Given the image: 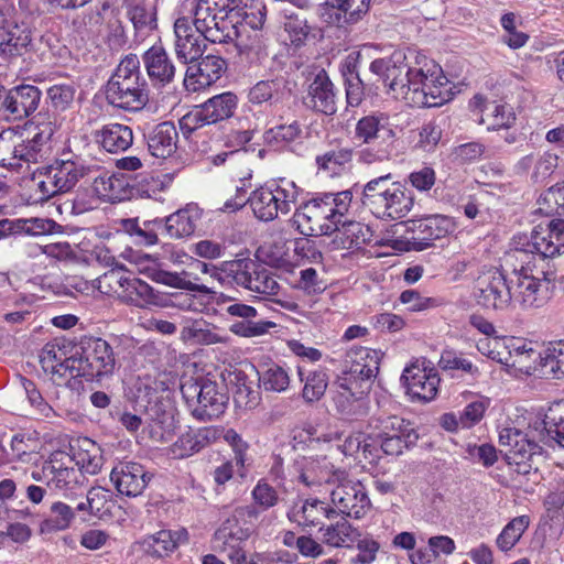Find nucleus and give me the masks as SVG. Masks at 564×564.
I'll return each mask as SVG.
<instances>
[{"mask_svg": "<svg viewBox=\"0 0 564 564\" xmlns=\"http://www.w3.org/2000/svg\"><path fill=\"white\" fill-rule=\"evenodd\" d=\"M370 70L382 78L388 93L411 107H440L452 98L443 69L425 56L410 63L403 51H394L371 62Z\"/></svg>", "mask_w": 564, "mask_h": 564, "instance_id": "f257e3e1", "label": "nucleus"}, {"mask_svg": "<svg viewBox=\"0 0 564 564\" xmlns=\"http://www.w3.org/2000/svg\"><path fill=\"white\" fill-rule=\"evenodd\" d=\"M240 0H184L174 22L175 54L181 62L197 59L205 41L226 42L234 32L230 13Z\"/></svg>", "mask_w": 564, "mask_h": 564, "instance_id": "f03ea898", "label": "nucleus"}, {"mask_svg": "<svg viewBox=\"0 0 564 564\" xmlns=\"http://www.w3.org/2000/svg\"><path fill=\"white\" fill-rule=\"evenodd\" d=\"M56 129V122L50 118H36L22 129L3 130L0 133L1 165L20 171L47 159Z\"/></svg>", "mask_w": 564, "mask_h": 564, "instance_id": "7ed1b4c3", "label": "nucleus"}, {"mask_svg": "<svg viewBox=\"0 0 564 564\" xmlns=\"http://www.w3.org/2000/svg\"><path fill=\"white\" fill-rule=\"evenodd\" d=\"M352 200L350 191L325 193L303 203L292 217V223L304 236H329L339 230Z\"/></svg>", "mask_w": 564, "mask_h": 564, "instance_id": "20e7f679", "label": "nucleus"}, {"mask_svg": "<svg viewBox=\"0 0 564 564\" xmlns=\"http://www.w3.org/2000/svg\"><path fill=\"white\" fill-rule=\"evenodd\" d=\"M390 173L368 181L361 191L360 202L376 218L398 220L405 217L414 205V197L400 182H392Z\"/></svg>", "mask_w": 564, "mask_h": 564, "instance_id": "39448f33", "label": "nucleus"}, {"mask_svg": "<svg viewBox=\"0 0 564 564\" xmlns=\"http://www.w3.org/2000/svg\"><path fill=\"white\" fill-rule=\"evenodd\" d=\"M106 99L113 107L139 111L149 101V85L135 54L126 55L106 85Z\"/></svg>", "mask_w": 564, "mask_h": 564, "instance_id": "423d86ee", "label": "nucleus"}, {"mask_svg": "<svg viewBox=\"0 0 564 564\" xmlns=\"http://www.w3.org/2000/svg\"><path fill=\"white\" fill-rule=\"evenodd\" d=\"M512 257L520 262L511 276L512 304L518 303L523 310L544 306L551 297L550 284L555 280V273L543 268L538 270L535 260H528L525 251H513Z\"/></svg>", "mask_w": 564, "mask_h": 564, "instance_id": "0eeeda50", "label": "nucleus"}, {"mask_svg": "<svg viewBox=\"0 0 564 564\" xmlns=\"http://www.w3.org/2000/svg\"><path fill=\"white\" fill-rule=\"evenodd\" d=\"M354 139L366 147L357 160L364 164L389 161L395 150V132L388 118L380 115L362 117L355 126Z\"/></svg>", "mask_w": 564, "mask_h": 564, "instance_id": "6e6552de", "label": "nucleus"}, {"mask_svg": "<svg viewBox=\"0 0 564 564\" xmlns=\"http://www.w3.org/2000/svg\"><path fill=\"white\" fill-rule=\"evenodd\" d=\"M181 392L192 415L199 421L219 417L228 403L227 394L219 390L215 381L205 377L185 379Z\"/></svg>", "mask_w": 564, "mask_h": 564, "instance_id": "1a4fd4ad", "label": "nucleus"}, {"mask_svg": "<svg viewBox=\"0 0 564 564\" xmlns=\"http://www.w3.org/2000/svg\"><path fill=\"white\" fill-rule=\"evenodd\" d=\"M299 187L293 181L280 178L252 192L248 203L261 221H272L279 214L286 215L295 205Z\"/></svg>", "mask_w": 564, "mask_h": 564, "instance_id": "9d476101", "label": "nucleus"}, {"mask_svg": "<svg viewBox=\"0 0 564 564\" xmlns=\"http://www.w3.org/2000/svg\"><path fill=\"white\" fill-rule=\"evenodd\" d=\"M76 378L100 381L113 373L116 356L111 345L100 337H84L76 346Z\"/></svg>", "mask_w": 564, "mask_h": 564, "instance_id": "9b49d317", "label": "nucleus"}, {"mask_svg": "<svg viewBox=\"0 0 564 564\" xmlns=\"http://www.w3.org/2000/svg\"><path fill=\"white\" fill-rule=\"evenodd\" d=\"M330 507L338 513L360 519L371 508V501L365 486L355 479H350L344 471L337 475V481L329 491Z\"/></svg>", "mask_w": 564, "mask_h": 564, "instance_id": "f8f14e48", "label": "nucleus"}, {"mask_svg": "<svg viewBox=\"0 0 564 564\" xmlns=\"http://www.w3.org/2000/svg\"><path fill=\"white\" fill-rule=\"evenodd\" d=\"M34 481L45 482L59 490H73L84 484V475L73 466V459L68 454L53 452L42 467L31 473Z\"/></svg>", "mask_w": 564, "mask_h": 564, "instance_id": "ddd939ff", "label": "nucleus"}, {"mask_svg": "<svg viewBox=\"0 0 564 564\" xmlns=\"http://www.w3.org/2000/svg\"><path fill=\"white\" fill-rule=\"evenodd\" d=\"M514 251H525L528 260L534 261L535 258L536 264L561 256L564 253V219L554 218L545 225L535 226L525 247Z\"/></svg>", "mask_w": 564, "mask_h": 564, "instance_id": "4468645a", "label": "nucleus"}, {"mask_svg": "<svg viewBox=\"0 0 564 564\" xmlns=\"http://www.w3.org/2000/svg\"><path fill=\"white\" fill-rule=\"evenodd\" d=\"M40 362L45 372L52 375V380L58 384H67L69 379H76V346L64 338H56L43 347Z\"/></svg>", "mask_w": 564, "mask_h": 564, "instance_id": "2eb2a0df", "label": "nucleus"}, {"mask_svg": "<svg viewBox=\"0 0 564 564\" xmlns=\"http://www.w3.org/2000/svg\"><path fill=\"white\" fill-rule=\"evenodd\" d=\"M474 296L485 310L507 311L512 305L511 278L507 279L498 269L489 270L478 276Z\"/></svg>", "mask_w": 564, "mask_h": 564, "instance_id": "dca6fc26", "label": "nucleus"}, {"mask_svg": "<svg viewBox=\"0 0 564 564\" xmlns=\"http://www.w3.org/2000/svg\"><path fill=\"white\" fill-rule=\"evenodd\" d=\"M238 106V97L230 91L216 95L180 120L182 130L193 132L206 124H213L218 121L230 118Z\"/></svg>", "mask_w": 564, "mask_h": 564, "instance_id": "f3484780", "label": "nucleus"}, {"mask_svg": "<svg viewBox=\"0 0 564 564\" xmlns=\"http://www.w3.org/2000/svg\"><path fill=\"white\" fill-rule=\"evenodd\" d=\"M32 32L23 22L14 19V9L0 7V57L11 61L31 50Z\"/></svg>", "mask_w": 564, "mask_h": 564, "instance_id": "a211bd4d", "label": "nucleus"}, {"mask_svg": "<svg viewBox=\"0 0 564 564\" xmlns=\"http://www.w3.org/2000/svg\"><path fill=\"white\" fill-rule=\"evenodd\" d=\"M382 354L379 350L354 346L345 354L339 378H346L359 387H370L379 372Z\"/></svg>", "mask_w": 564, "mask_h": 564, "instance_id": "6ab92c4d", "label": "nucleus"}, {"mask_svg": "<svg viewBox=\"0 0 564 564\" xmlns=\"http://www.w3.org/2000/svg\"><path fill=\"white\" fill-rule=\"evenodd\" d=\"M401 381L412 400L430 402L438 393L441 378L430 362L415 360L404 368Z\"/></svg>", "mask_w": 564, "mask_h": 564, "instance_id": "aec40b11", "label": "nucleus"}, {"mask_svg": "<svg viewBox=\"0 0 564 564\" xmlns=\"http://www.w3.org/2000/svg\"><path fill=\"white\" fill-rule=\"evenodd\" d=\"M41 97V90L33 85L21 84L9 89L0 86V117L23 120L39 108Z\"/></svg>", "mask_w": 564, "mask_h": 564, "instance_id": "412c9836", "label": "nucleus"}, {"mask_svg": "<svg viewBox=\"0 0 564 564\" xmlns=\"http://www.w3.org/2000/svg\"><path fill=\"white\" fill-rule=\"evenodd\" d=\"M234 34L221 44L234 43L241 61L248 63L250 67L258 68L265 66L269 62L268 37L260 30H248L238 28L234 22Z\"/></svg>", "mask_w": 564, "mask_h": 564, "instance_id": "4be33fe9", "label": "nucleus"}, {"mask_svg": "<svg viewBox=\"0 0 564 564\" xmlns=\"http://www.w3.org/2000/svg\"><path fill=\"white\" fill-rule=\"evenodd\" d=\"M220 301L223 303H228L225 311L230 317L241 319L230 325L229 329L235 335L248 338L258 337L269 333L271 328L276 326V324L271 321H257L256 318L259 315L258 311L251 305L241 303L225 294H220Z\"/></svg>", "mask_w": 564, "mask_h": 564, "instance_id": "5701e85b", "label": "nucleus"}, {"mask_svg": "<svg viewBox=\"0 0 564 564\" xmlns=\"http://www.w3.org/2000/svg\"><path fill=\"white\" fill-rule=\"evenodd\" d=\"M46 167L52 173L53 180L62 194L72 191L79 181L85 180L87 175L94 172L90 163L72 151L62 152Z\"/></svg>", "mask_w": 564, "mask_h": 564, "instance_id": "b1692460", "label": "nucleus"}, {"mask_svg": "<svg viewBox=\"0 0 564 564\" xmlns=\"http://www.w3.org/2000/svg\"><path fill=\"white\" fill-rule=\"evenodd\" d=\"M454 228L452 218L443 215H430L408 223V231L413 234L411 243L416 251L427 249L434 240L446 237Z\"/></svg>", "mask_w": 564, "mask_h": 564, "instance_id": "393cba45", "label": "nucleus"}, {"mask_svg": "<svg viewBox=\"0 0 564 564\" xmlns=\"http://www.w3.org/2000/svg\"><path fill=\"white\" fill-rule=\"evenodd\" d=\"M202 56L203 54L192 62H183L188 65L184 86L189 91H198L209 87L223 76L227 68L226 61L219 56L212 54L205 57Z\"/></svg>", "mask_w": 564, "mask_h": 564, "instance_id": "a878e982", "label": "nucleus"}, {"mask_svg": "<svg viewBox=\"0 0 564 564\" xmlns=\"http://www.w3.org/2000/svg\"><path fill=\"white\" fill-rule=\"evenodd\" d=\"M116 489L127 497H138L152 479L145 467L135 462H121L110 473Z\"/></svg>", "mask_w": 564, "mask_h": 564, "instance_id": "bb28decb", "label": "nucleus"}, {"mask_svg": "<svg viewBox=\"0 0 564 564\" xmlns=\"http://www.w3.org/2000/svg\"><path fill=\"white\" fill-rule=\"evenodd\" d=\"M368 387H359L346 378L337 377L332 388V400L343 415H364L367 411L365 393Z\"/></svg>", "mask_w": 564, "mask_h": 564, "instance_id": "cd10ccee", "label": "nucleus"}, {"mask_svg": "<svg viewBox=\"0 0 564 564\" xmlns=\"http://www.w3.org/2000/svg\"><path fill=\"white\" fill-rule=\"evenodd\" d=\"M557 154L544 152H531L520 158L513 165V173L528 177L532 183H544L557 169Z\"/></svg>", "mask_w": 564, "mask_h": 564, "instance_id": "c85d7f7f", "label": "nucleus"}, {"mask_svg": "<svg viewBox=\"0 0 564 564\" xmlns=\"http://www.w3.org/2000/svg\"><path fill=\"white\" fill-rule=\"evenodd\" d=\"M288 519L303 529L318 527L324 519H333L335 509L318 498H307L293 503L286 513Z\"/></svg>", "mask_w": 564, "mask_h": 564, "instance_id": "c756f323", "label": "nucleus"}, {"mask_svg": "<svg viewBox=\"0 0 564 564\" xmlns=\"http://www.w3.org/2000/svg\"><path fill=\"white\" fill-rule=\"evenodd\" d=\"M216 433V430L207 426L189 429L167 448V455L174 459L187 458L214 444Z\"/></svg>", "mask_w": 564, "mask_h": 564, "instance_id": "7c9ffc66", "label": "nucleus"}, {"mask_svg": "<svg viewBox=\"0 0 564 564\" xmlns=\"http://www.w3.org/2000/svg\"><path fill=\"white\" fill-rule=\"evenodd\" d=\"M147 74L154 87H165L175 77V66L164 47L153 45L142 56Z\"/></svg>", "mask_w": 564, "mask_h": 564, "instance_id": "2f4dec72", "label": "nucleus"}, {"mask_svg": "<svg viewBox=\"0 0 564 564\" xmlns=\"http://www.w3.org/2000/svg\"><path fill=\"white\" fill-rule=\"evenodd\" d=\"M188 542V532L181 528L177 530H160L159 532L144 536L140 542L141 550L156 558L172 554L180 545Z\"/></svg>", "mask_w": 564, "mask_h": 564, "instance_id": "473e14b6", "label": "nucleus"}, {"mask_svg": "<svg viewBox=\"0 0 564 564\" xmlns=\"http://www.w3.org/2000/svg\"><path fill=\"white\" fill-rule=\"evenodd\" d=\"M540 357L541 355L531 343L523 338L507 337L501 364L529 375L534 370V365Z\"/></svg>", "mask_w": 564, "mask_h": 564, "instance_id": "72a5a7b5", "label": "nucleus"}, {"mask_svg": "<svg viewBox=\"0 0 564 564\" xmlns=\"http://www.w3.org/2000/svg\"><path fill=\"white\" fill-rule=\"evenodd\" d=\"M119 301L129 306L149 308L160 304L161 295L149 283L128 272Z\"/></svg>", "mask_w": 564, "mask_h": 564, "instance_id": "f704fd0d", "label": "nucleus"}, {"mask_svg": "<svg viewBox=\"0 0 564 564\" xmlns=\"http://www.w3.org/2000/svg\"><path fill=\"white\" fill-rule=\"evenodd\" d=\"M69 457L78 466L82 474L97 475L105 463L104 452L99 444L89 437H78L70 445Z\"/></svg>", "mask_w": 564, "mask_h": 564, "instance_id": "c9c22d12", "label": "nucleus"}, {"mask_svg": "<svg viewBox=\"0 0 564 564\" xmlns=\"http://www.w3.org/2000/svg\"><path fill=\"white\" fill-rule=\"evenodd\" d=\"M306 105L324 115L336 112V94L327 73L319 70L308 86Z\"/></svg>", "mask_w": 564, "mask_h": 564, "instance_id": "e433bc0d", "label": "nucleus"}, {"mask_svg": "<svg viewBox=\"0 0 564 564\" xmlns=\"http://www.w3.org/2000/svg\"><path fill=\"white\" fill-rule=\"evenodd\" d=\"M256 261L239 258L220 262L213 271V280L221 285H237L247 289L250 276L254 273Z\"/></svg>", "mask_w": 564, "mask_h": 564, "instance_id": "4c0bfd02", "label": "nucleus"}, {"mask_svg": "<svg viewBox=\"0 0 564 564\" xmlns=\"http://www.w3.org/2000/svg\"><path fill=\"white\" fill-rule=\"evenodd\" d=\"M299 467V480L306 487H316L323 484L334 486L337 481V475L343 470H332L325 458L322 460L303 457L296 460Z\"/></svg>", "mask_w": 564, "mask_h": 564, "instance_id": "58836bf2", "label": "nucleus"}, {"mask_svg": "<svg viewBox=\"0 0 564 564\" xmlns=\"http://www.w3.org/2000/svg\"><path fill=\"white\" fill-rule=\"evenodd\" d=\"M258 518L259 511L254 506H239L234 509L220 531L231 539L245 541L253 532L254 522Z\"/></svg>", "mask_w": 564, "mask_h": 564, "instance_id": "ea45409f", "label": "nucleus"}, {"mask_svg": "<svg viewBox=\"0 0 564 564\" xmlns=\"http://www.w3.org/2000/svg\"><path fill=\"white\" fill-rule=\"evenodd\" d=\"M149 278L156 283L186 290L191 292H198L202 294H215V291L208 288L205 284L199 283V278L192 272L181 271V272H171L165 270H152L149 272Z\"/></svg>", "mask_w": 564, "mask_h": 564, "instance_id": "a19ab883", "label": "nucleus"}, {"mask_svg": "<svg viewBox=\"0 0 564 564\" xmlns=\"http://www.w3.org/2000/svg\"><path fill=\"white\" fill-rule=\"evenodd\" d=\"M177 137L172 122H161L147 133L148 149L153 156L165 159L175 152Z\"/></svg>", "mask_w": 564, "mask_h": 564, "instance_id": "79ce46f5", "label": "nucleus"}, {"mask_svg": "<svg viewBox=\"0 0 564 564\" xmlns=\"http://www.w3.org/2000/svg\"><path fill=\"white\" fill-rule=\"evenodd\" d=\"M95 139L109 153L128 150L133 142L132 129L122 123H108L95 132Z\"/></svg>", "mask_w": 564, "mask_h": 564, "instance_id": "37998d69", "label": "nucleus"}, {"mask_svg": "<svg viewBox=\"0 0 564 564\" xmlns=\"http://www.w3.org/2000/svg\"><path fill=\"white\" fill-rule=\"evenodd\" d=\"M121 229L133 238L134 243L150 247L159 242V232H163V219L140 221L139 218L121 220Z\"/></svg>", "mask_w": 564, "mask_h": 564, "instance_id": "c03bdc74", "label": "nucleus"}, {"mask_svg": "<svg viewBox=\"0 0 564 564\" xmlns=\"http://www.w3.org/2000/svg\"><path fill=\"white\" fill-rule=\"evenodd\" d=\"M200 213L195 206H187L170 215L163 220V231L174 239L188 237L194 234Z\"/></svg>", "mask_w": 564, "mask_h": 564, "instance_id": "a18cd8bd", "label": "nucleus"}, {"mask_svg": "<svg viewBox=\"0 0 564 564\" xmlns=\"http://www.w3.org/2000/svg\"><path fill=\"white\" fill-rule=\"evenodd\" d=\"M181 336L185 341L197 345L228 344L229 335L219 327L205 321H194L183 327Z\"/></svg>", "mask_w": 564, "mask_h": 564, "instance_id": "49530a36", "label": "nucleus"}, {"mask_svg": "<svg viewBox=\"0 0 564 564\" xmlns=\"http://www.w3.org/2000/svg\"><path fill=\"white\" fill-rule=\"evenodd\" d=\"M321 541L332 547H351L360 536L345 518L326 527L319 528Z\"/></svg>", "mask_w": 564, "mask_h": 564, "instance_id": "de8ad7c7", "label": "nucleus"}, {"mask_svg": "<svg viewBox=\"0 0 564 564\" xmlns=\"http://www.w3.org/2000/svg\"><path fill=\"white\" fill-rule=\"evenodd\" d=\"M541 454V447L530 441L523 433L517 443L512 444V449L506 451V457L510 465L517 466V473L529 474L532 468L534 456Z\"/></svg>", "mask_w": 564, "mask_h": 564, "instance_id": "09e8293b", "label": "nucleus"}, {"mask_svg": "<svg viewBox=\"0 0 564 564\" xmlns=\"http://www.w3.org/2000/svg\"><path fill=\"white\" fill-rule=\"evenodd\" d=\"M75 519V511L65 502L56 501L39 525L40 534H51L67 530Z\"/></svg>", "mask_w": 564, "mask_h": 564, "instance_id": "8fccbe9b", "label": "nucleus"}, {"mask_svg": "<svg viewBox=\"0 0 564 564\" xmlns=\"http://www.w3.org/2000/svg\"><path fill=\"white\" fill-rule=\"evenodd\" d=\"M370 0H330L329 23L338 26L357 22L369 9Z\"/></svg>", "mask_w": 564, "mask_h": 564, "instance_id": "3c124183", "label": "nucleus"}, {"mask_svg": "<svg viewBox=\"0 0 564 564\" xmlns=\"http://www.w3.org/2000/svg\"><path fill=\"white\" fill-rule=\"evenodd\" d=\"M286 87L284 76L276 74L271 78L257 82L248 91V101L252 105H261L280 96Z\"/></svg>", "mask_w": 564, "mask_h": 564, "instance_id": "603ef678", "label": "nucleus"}, {"mask_svg": "<svg viewBox=\"0 0 564 564\" xmlns=\"http://www.w3.org/2000/svg\"><path fill=\"white\" fill-rule=\"evenodd\" d=\"M246 290L265 297H273L279 294L281 285L275 273L256 262L254 273L250 276Z\"/></svg>", "mask_w": 564, "mask_h": 564, "instance_id": "864d4df0", "label": "nucleus"}, {"mask_svg": "<svg viewBox=\"0 0 564 564\" xmlns=\"http://www.w3.org/2000/svg\"><path fill=\"white\" fill-rule=\"evenodd\" d=\"M371 425L377 431L372 437L401 436V434H405L406 432L416 433L409 421L398 415H388L386 413H380L375 416L371 421Z\"/></svg>", "mask_w": 564, "mask_h": 564, "instance_id": "5fc2aeb1", "label": "nucleus"}, {"mask_svg": "<svg viewBox=\"0 0 564 564\" xmlns=\"http://www.w3.org/2000/svg\"><path fill=\"white\" fill-rule=\"evenodd\" d=\"M301 134V124L297 121H293L288 124H278L268 129L263 134V140L269 147L280 150L297 140Z\"/></svg>", "mask_w": 564, "mask_h": 564, "instance_id": "6e6d98bb", "label": "nucleus"}, {"mask_svg": "<svg viewBox=\"0 0 564 564\" xmlns=\"http://www.w3.org/2000/svg\"><path fill=\"white\" fill-rule=\"evenodd\" d=\"M259 373V386L268 392H283L290 386L289 371L278 365L271 364L265 366Z\"/></svg>", "mask_w": 564, "mask_h": 564, "instance_id": "4d7b16f0", "label": "nucleus"}, {"mask_svg": "<svg viewBox=\"0 0 564 564\" xmlns=\"http://www.w3.org/2000/svg\"><path fill=\"white\" fill-rule=\"evenodd\" d=\"M208 427H213L216 430L215 435V443L223 438L232 449L234 452V459L236 465L240 469H245L248 457H247V451L249 448V445L246 441L242 440V437L234 430V429H225L223 426H215L209 425Z\"/></svg>", "mask_w": 564, "mask_h": 564, "instance_id": "13d9d810", "label": "nucleus"}, {"mask_svg": "<svg viewBox=\"0 0 564 564\" xmlns=\"http://www.w3.org/2000/svg\"><path fill=\"white\" fill-rule=\"evenodd\" d=\"M128 271L124 265H116L94 281V288L104 295H116L119 299Z\"/></svg>", "mask_w": 564, "mask_h": 564, "instance_id": "bf43d9fd", "label": "nucleus"}, {"mask_svg": "<svg viewBox=\"0 0 564 564\" xmlns=\"http://www.w3.org/2000/svg\"><path fill=\"white\" fill-rule=\"evenodd\" d=\"M39 438L36 433L21 432L12 436L10 442L11 460L30 463L32 455L36 452Z\"/></svg>", "mask_w": 564, "mask_h": 564, "instance_id": "052dcab7", "label": "nucleus"}, {"mask_svg": "<svg viewBox=\"0 0 564 564\" xmlns=\"http://www.w3.org/2000/svg\"><path fill=\"white\" fill-rule=\"evenodd\" d=\"M301 381L304 383L302 397L305 402L312 403L318 401L326 392L328 386V376L323 370H315L307 373L304 378L299 370Z\"/></svg>", "mask_w": 564, "mask_h": 564, "instance_id": "680f3d73", "label": "nucleus"}, {"mask_svg": "<svg viewBox=\"0 0 564 564\" xmlns=\"http://www.w3.org/2000/svg\"><path fill=\"white\" fill-rule=\"evenodd\" d=\"M343 228L339 230L337 238L340 240L343 248L352 249L360 248L370 240L371 232L368 226L358 223L343 220Z\"/></svg>", "mask_w": 564, "mask_h": 564, "instance_id": "e2e57ef3", "label": "nucleus"}, {"mask_svg": "<svg viewBox=\"0 0 564 564\" xmlns=\"http://www.w3.org/2000/svg\"><path fill=\"white\" fill-rule=\"evenodd\" d=\"M438 366L446 371H460L475 377L479 373L478 367L471 360L465 357V354L453 348H446L442 351Z\"/></svg>", "mask_w": 564, "mask_h": 564, "instance_id": "0e129e2a", "label": "nucleus"}, {"mask_svg": "<svg viewBox=\"0 0 564 564\" xmlns=\"http://www.w3.org/2000/svg\"><path fill=\"white\" fill-rule=\"evenodd\" d=\"M486 111L480 121L488 124V130L508 129L516 121V115L508 105L491 102L486 106Z\"/></svg>", "mask_w": 564, "mask_h": 564, "instance_id": "69168bd1", "label": "nucleus"}, {"mask_svg": "<svg viewBox=\"0 0 564 564\" xmlns=\"http://www.w3.org/2000/svg\"><path fill=\"white\" fill-rule=\"evenodd\" d=\"M530 523L529 517L521 516L512 519L497 538L498 547L507 552L511 550L521 539Z\"/></svg>", "mask_w": 564, "mask_h": 564, "instance_id": "338daca9", "label": "nucleus"}, {"mask_svg": "<svg viewBox=\"0 0 564 564\" xmlns=\"http://www.w3.org/2000/svg\"><path fill=\"white\" fill-rule=\"evenodd\" d=\"M31 188L34 191L35 199L39 202H45L57 194H62L46 166L33 174Z\"/></svg>", "mask_w": 564, "mask_h": 564, "instance_id": "774afa93", "label": "nucleus"}]
</instances>
